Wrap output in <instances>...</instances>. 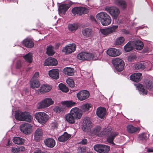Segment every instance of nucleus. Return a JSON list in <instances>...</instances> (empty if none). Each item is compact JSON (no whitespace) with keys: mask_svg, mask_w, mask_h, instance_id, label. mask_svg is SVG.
<instances>
[{"mask_svg":"<svg viewBox=\"0 0 153 153\" xmlns=\"http://www.w3.org/2000/svg\"><path fill=\"white\" fill-rule=\"evenodd\" d=\"M142 74L140 73H135L131 75L130 78L131 80L134 82H138L141 79Z\"/></svg>","mask_w":153,"mask_h":153,"instance_id":"bb28decb","label":"nucleus"},{"mask_svg":"<svg viewBox=\"0 0 153 153\" xmlns=\"http://www.w3.org/2000/svg\"><path fill=\"white\" fill-rule=\"evenodd\" d=\"M146 63L142 62L134 65V67L136 70L139 69H143L146 67Z\"/></svg>","mask_w":153,"mask_h":153,"instance_id":"e433bc0d","label":"nucleus"},{"mask_svg":"<svg viewBox=\"0 0 153 153\" xmlns=\"http://www.w3.org/2000/svg\"><path fill=\"white\" fill-rule=\"evenodd\" d=\"M96 18L104 26L108 25L111 22V19L110 16L104 12H101L97 14Z\"/></svg>","mask_w":153,"mask_h":153,"instance_id":"f03ea898","label":"nucleus"},{"mask_svg":"<svg viewBox=\"0 0 153 153\" xmlns=\"http://www.w3.org/2000/svg\"><path fill=\"white\" fill-rule=\"evenodd\" d=\"M68 29L71 31H73L76 30L78 28L77 24H70L68 26Z\"/></svg>","mask_w":153,"mask_h":153,"instance_id":"de8ad7c7","label":"nucleus"},{"mask_svg":"<svg viewBox=\"0 0 153 153\" xmlns=\"http://www.w3.org/2000/svg\"><path fill=\"white\" fill-rule=\"evenodd\" d=\"M106 11L108 12L112 17L115 19H116L120 13L119 10L116 7H109L105 9Z\"/></svg>","mask_w":153,"mask_h":153,"instance_id":"6e6552de","label":"nucleus"},{"mask_svg":"<svg viewBox=\"0 0 153 153\" xmlns=\"http://www.w3.org/2000/svg\"><path fill=\"white\" fill-rule=\"evenodd\" d=\"M83 123L85 129H89L92 126V123L88 117H86L84 119Z\"/></svg>","mask_w":153,"mask_h":153,"instance_id":"a878e982","label":"nucleus"},{"mask_svg":"<svg viewBox=\"0 0 153 153\" xmlns=\"http://www.w3.org/2000/svg\"><path fill=\"white\" fill-rule=\"evenodd\" d=\"M91 133L92 134L99 137L109 135L107 138V141L108 142L111 144H114V139L118 134L117 132H112L106 129L102 131L101 127L99 126H96L91 131Z\"/></svg>","mask_w":153,"mask_h":153,"instance_id":"f257e3e1","label":"nucleus"},{"mask_svg":"<svg viewBox=\"0 0 153 153\" xmlns=\"http://www.w3.org/2000/svg\"><path fill=\"white\" fill-rule=\"evenodd\" d=\"M125 39L123 37H120L117 38L115 42V44L117 45H119L122 44L124 41Z\"/></svg>","mask_w":153,"mask_h":153,"instance_id":"49530a36","label":"nucleus"},{"mask_svg":"<svg viewBox=\"0 0 153 153\" xmlns=\"http://www.w3.org/2000/svg\"><path fill=\"white\" fill-rule=\"evenodd\" d=\"M25 61L31 63L32 61V54L31 53H29L23 56Z\"/></svg>","mask_w":153,"mask_h":153,"instance_id":"ea45409f","label":"nucleus"},{"mask_svg":"<svg viewBox=\"0 0 153 153\" xmlns=\"http://www.w3.org/2000/svg\"><path fill=\"white\" fill-rule=\"evenodd\" d=\"M48 74L49 76L53 79H57L59 78V71L57 69H53L49 71Z\"/></svg>","mask_w":153,"mask_h":153,"instance_id":"412c9836","label":"nucleus"},{"mask_svg":"<svg viewBox=\"0 0 153 153\" xmlns=\"http://www.w3.org/2000/svg\"><path fill=\"white\" fill-rule=\"evenodd\" d=\"M65 121L69 124H73L76 121V119L70 112L65 115Z\"/></svg>","mask_w":153,"mask_h":153,"instance_id":"4be33fe9","label":"nucleus"},{"mask_svg":"<svg viewBox=\"0 0 153 153\" xmlns=\"http://www.w3.org/2000/svg\"><path fill=\"white\" fill-rule=\"evenodd\" d=\"M78 99L81 101L87 99L89 97V93L87 90L81 91L77 94Z\"/></svg>","mask_w":153,"mask_h":153,"instance_id":"dca6fc26","label":"nucleus"},{"mask_svg":"<svg viewBox=\"0 0 153 153\" xmlns=\"http://www.w3.org/2000/svg\"><path fill=\"white\" fill-rule=\"evenodd\" d=\"M122 31L123 33L126 34H128L129 33V31L125 29L122 30Z\"/></svg>","mask_w":153,"mask_h":153,"instance_id":"13d9d810","label":"nucleus"},{"mask_svg":"<svg viewBox=\"0 0 153 153\" xmlns=\"http://www.w3.org/2000/svg\"><path fill=\"white\" fill-rule=\"evenodd\" d=\"M51 88V87L50 85L45 84L41 86L39 91L40 92L45 93L50 91Z\"/></svg>","mask_w":153,"mask_h":153,"instance_id":"473e14b6","label":"nucleus"},{"mask_svg":"<svg viewBox=\"0 0 153 153\" xmlns=\"http://www.w3.org/2000/svg\"><path fill=\"white\" fill-rule=\"evenodd\" d=\"M114 4L122 9H125L127 6L126 2L123 0H115L114 1Z\"/></svg>","mask_w":153,"mask_h":153,"instance_id":"cd10ccee","label":"nucleus"},{"mask_svg":"<svg viewBox=\"0 0 153 153\" xmlns=\"http://www.w3.org/2000/svg\"><path fill=\"white\" fill-rule=\"evenodd\" d=\"M152 152H153V149L152 150Z\"/></svg>","mask_w":153,"mask_h":153,"instance_id":"0e129e2a","label":"nucleus"},{"mask_svg":"<svg viewBox=\"0 0 153 153\" xmlns=\"http://www.w3.org/2000/svg\"><path fill=\"white\" fill-rule=\"evenodd\" d=\"M17 149L16 148H13L12 149V152L13 153H16V151L17 150Z\"/></svg>","mask_w":153,"mask_h":153,"instance_id":"bf43d9fd","label":"nucleus"},{"mask_svg":"<svg viewBox=\"0 0 153 153\" xmlns=\"http://www.w3.org/2000/svg\"><path fill=\"white\" fill-rule=\"evenodd\" d=\"M137 86L140 93L143 95L147 94L148 92L147 90L144 88L145 87L150 91L153 90V82L150 80L146 81L144 86L139 84H138Z\"/></svg>","mask_w":153,"mask_h":153,"instance_id":"20e7f679","label":"nucleus"},{"mask_svg":"<svg viewBox=\"0 0 153 153\" xmlns=\"http://www.w3.org/2000/svg\"><path fill=\"white\" fill-rule=\"evenodd\" d=\"M100 55L99 53L97 51L94 53H90V57L91 58L90 60H96L99 57Z\"/></svg>","mask_w":153,"mask_h":153,"instance_id":"37998d69","label":"nucleus"},{"mask_svg":"<svg viewBox=\"0 0 153 153\" xmlns=\"http://www.w3.org/2000/svg\"><path fill=\"white\" fill-rule=\"evenodd\" d=\"M31 125L29 123H25L21 125L20 126L21 131L26 134H30L32 130Z\"/></svg>","mask_w":153,"mask_h":153,"instance_id":"4468645a","label":"nucleus"},{"mask_svg":"<svg viewBox=\"0 0 153 153\" xmlns=\"http://www.w3.org/2000/svg\"><path fill=\"white\" fill-rule=\"evenodd\" d=\"M45 144L48 147L53 148L55 145V141L51 138H48L45 139L44 141Z\"/></svg>","mask_w":153,"mask_h":153,"instance_id":"b1692460","label":"nucleus"},{"mask_svg":"<svg viewBox=\"0 0 153 153\" xmlns=\"http://www.w3.org/2000/svg\"><path fill=\"white\" fill-rule=\"evenodd\" d=\"M60 44L59 43H58L56 44V47H58L59 45H60Z\"/></svg>","mask_w":153,"mask_h":153,"instance_id":"680f3d73","label":"nucleus"},{"mask_svg":"<svg viewBox=\"0 0 153 153\" xmlns=\"http://www.w3.org/2000/svg\"><path fill=\"white\" fill-rule=\"evenodd\" d=\"M64 73L68 76H72L74 74V69L70 67H67L63 70Z\"/></svg>","mask_w":153,"mask_h":153,"instance_id":"2f4dec72","label":"nucleus"},{"mask_svg":"<svg viewBox=\"0 0 153 153\" xmlns=\"http://www.w3.org/2000/svg\"><path fill=\"white\" fill-rule=\"evenodd\" d=\"M53 110L56 113H60L63 112L64 111V109L63 106L59 105L56 106L53 109Z\"/></svg>","mask_w":153,"mask_h":153,"instance_id":"79ce46f5","label":"nucleus"},{"mask_svg":"<svg viewBox=\"0 0 153 153\" xmlns=\"http://www.w3.org/2000/svg\"><path fill=\"white\" fill-rule=\"evenodd\" d=\"M148 137L147 134L145 133H142L140 134L138 137L140 141L145 142L147 139Z\"/></svg>","mask_w":153,"mask_h":153,"instance_id":"c03bdc74","label":"nucleus"},{"mask_svg":"<svg viewBox=\"0 0 153 153\" xmlns=\"http://www.w3.org/2000/svg\"><path fill=\"white\" fill-rule=\"evenodd\" d=\"M16 67L17 69H20L22 67V64L21 60H19L17 62L16 64Z\"/></svg>","mask_w":153,"mask_h":153,"instance_id":"3c124183","label":"nucleus"},{"mask_svg":"<svg viewBox=\"0 0 153 153\" xmlns=\"http://www.w3.org/2000/svg\"><path fill=\"white\" fill-rule=\"evenodd\" d=\"M23 45L24 46L28 48H31L34 46V43L33 41L30 39H27L23 41Z\"/></svg>","mask_w":153,"mask_h":153,"instance_id":"c756f323","label":"nucleus"},{"mask_svg":"<svg viewBox=\"0 0 153 153\" xmlns=\"http://www.w3.org/2000/svg\"><path fill=\"white\" fill-rule=\"evenodd\" d=\"M68 2V3L62 4L59 5L58 10L59 14H65L72 4V2L71 1H69Z\"/></svg>","mask_w":153,"mask_h":153,"instance_id":"9b49d317","label":"nucleus"},{"mask_svg":"<svg viewBox=\"0 0 153 153\" xmlns=\"http://www.w3.org/2000/svg\"><path fill=\"white\" fill-rule=\"evenodd\" d=\"M66 82L68 85L71 87L73 88L75 85V83L73 79L70 78H68L66 80Z\"/></svg>","mask_w":153,"mask_h":153,"instance_id":"8fccbe9b","label":"nucleus"},{"mask_svg":"<svg viewBox=\"0 0 153 153\" xmlns=\"http://www.w3.org/2000/svg\"><path fill=\"white\" fill-rule=\"evenodd\" d=\"M61 103L63 105L66 106L67 107H71L75 105L76 103L72 101H64L61 102Z\"/></svg>","mask_w":153,"mask_h":153,"instance_id":"58836bf2","label":"nucleus"},{"mask_svg":"<svg viewBox=\"0 0 153 153\" xmlns=\"http://www.w3.org/2000/svg\"><path fill=\"white\" fill-rule=\"evenodd\" d=\"M57 64V60L52 57H49L45 61L44 65L45 66L55 65Z\"/></svg>","mask_w":153,"mask_h":153,"instance_id":"5701e85b","label":"nucleus"},{"mask_svg":"<svg viewBox=\"0 0 153 153\" xmlns=\"http://www.w3.org/2000/svg\"><path fill=\"white\" fill-rule=\"evenodd\" d=\"M94 150L100 153H107L110 150L109 146L100 144H97L94 146Z\"/></svg>","mask_w":153,"mask_h":153,"instance_id":"0eeeda50","label":"nucleus"},{"mask_svg":"<svg viewBox=\"0 0 153 153\" xmlns=\"http://www.w3.org/2000/svg\"><path fill=\"white\" fill-rule=\"evenodd\" d=\"M70 112L76 120L80 119L82 116V111L77 107L73 108L71 110Z\"/></svg>","mask_w":153,"mask_h":153,"instance_id":"9d476101","label":"nucleus"},{"mask_svg":"<svg viewBox=\"0 0 153 153\" xmlns=\"http://www.w3.org/2000/svg\"><path fill=\"white\" fill-rule=\"evenodd\" d=\"M54 103V101L50 98H46L43 100L38 104L39 108L48 107Z\"/></svg>","mask_w":153,"mask_h":153,"instance_id":"1a4fd4ad","label":"nucleus"},{"mask_svg":"<svg viewBox=\"0 0 153 153\" xmlns=\"http://www.w3.org/2000/svg\"><path fill=\"white\" fill-rule=\"evenodd\" d=\"M35 118L41 124H45L48 119V115L45 113L39 112L35 114Z\"/></svg>","mask_w":153,"mask_h":153,"instance_id":"39448f33","label":"nucleus"},{"mask_svg":"<svg viewBox=\"0 0 153 153\" xmlns=\"http://www.w3.org/2000/svg\"><path fill=\"white\" fill-rule=\"evenodd\" d=\"M17 150L16 151V153H20V152L23 151L25 150V148L22 147H21L17 148H16Z\"/></svg>","mask_w":153,"mask_h":153,"instance_id":"603ef678","label":"nucleus"},{"mask_svg":"<svg viewBox=\"0 0 153 153\" xmlns=\"http://www.w3.org/2000/svg\"><path fill=\"white\" fill-rule=\"evenodd\" d=\"M53 47L51 46H48L46 53L49 56H52L54 53L53 50Z\"/></svg>","mask_w":153,"mask_h":153,"instance_id":"a18cd8bd","label":"nucleus"},{"mask_svg":"<svg viewBox=\"0 0 153 153\" xmlns=\"http://www.w3.org/2000/svg\"><path fill=\"white\" fill-rule=\"evenodd\" d=\"M91 107V105L89 103L83 104L81 106V110L82 112H86L88 111L90 108Z\"/></svg>","mask_w":153,"mask_h":153,"instance_id":"4c0bfd02","label":"nucleus"},{"mask_svg":"<svg viewBox=\"0 0 153 153\" xmlns=\"http://www.w3.org/2000/svg\"><path fill=\"white\" fill-rule=\"evenodd\" d=\"M106 114V109L105 108L100 107L97 108L96 110L97 115L100 118H104Z\"/></svg>","mask_w":153,"mask_h":153,"instance_id":"a211bd4d","label":"nucleus"},{"mask_svg":"<svg viewBox=\"0 0 153 153\" xmlns=\"http://www.w3.org/2000/svg\"><path fill=\"white\" fill-rule=\"evenodd\" d=\"M81 151L82 152V153H84V152H85L86 149L85 147H82L81 148Z\"/></svg>","mask_w":153,"mask_h":153,"instance_id":"052dcab7","label":"nucleus"},{"mask_svg":"<svg viewBox=\"0 0 153 153\" xmlns=\"http://www.w3.org/2000/svg\"><path fill=\"white\" fill-rule=\"evenodd\" d=\"M112 62L117 71H121L123 70L124 63L122 59L119 58H116L112 60Z\"/></svg>","mask_w":153,"mask_h":153,"instance_id":"423d86ee","label":"nucleus"},{"mask_svg":"<svg viewBox=\"0 0 153 153\" xmlns=\"http://www.w3.org/2000/svg\"><path fill=\"white\" fill-rule=\"evenodd\" d=\"M43 133V131L42 128H37L34 133V140L36 141H39L42 137Z\"/></svg>","mask_w":153,"mask_h":153,"instance_id":"f3484780","label":"nucleus"},{"mask_svg":"<svg viewBox=\"0 0 153 153\" xmlns=\"http://www.w3.org/2000/svg\"><path fill=\"white\" fill-rule=\"evenodd\" d=\"M134 48L137 50L142 49L143 47V43L139 40L133 41Z\"/></svg>","mask_w":153,"mask_h":153,"instance_id":"c85d7f7f","label":"nucleus"},{"mask_svg":"<svg viewBox=\"0 0 153 153\" xmlns=\"http://www.w3.org/2000/svg\"><path fill=\"white\" fill-rule=\"evenodd\" d=\"M107 54L111 56H116L121 54L120 50L115 48L109 49L107 51Z\"/></svg>","mask_w":153,"mask_h":153,"instance_id":"6ab92c4d","label":"nucleus"},{"mask_svg":"<svg viewBox=\"0 0 153 153\" xmlns=\"http://www.w3.org/2000/svg\"><path fill=\"white\" fill-rule=\"evenodd\" d=\"M127 128L128 131L130 133H134L139 130V128L135 127L131 125H128Z\"/></svg>","mask_w":153,"mask_h":153,"instance_id":"f704fd0d","label":"nucleus"},{"mask_svg":"<svg viewBox=\"0 0 153 153\" xmlns=\"http://www.w3.org/2000/svg\"><path fill=\"white\" fill-rule=\"evenodd\" d=\"M90 18L91 21L94 22L96 23H97V20L94 16H90Z\"/></svg>","mask_w":153,"mask_h":153,"instance_id":"4d7b16f0","label":"nucleus"},{"mask_svg":"<svg viewBox=\"0 0 153 153\" xmlns=\"http://www.w3.org/2000/svg\"><path fill=\"white\" fill-rule=\"evenodd\" d=\"M71 136L70 134H68L66 132H65L62 135L58 137V139L60 142H64L68 140Z\"/></svg>","mask_w":153,"mask_h":153,"instance_id":"7c9ffc66","label":"nucleus"},{"mask_svg":"<svg viewBox=\"0 0 153 153\" xmlns=\"http://www.w3.org/2000/svg\"><path fill=\"white\" fill-rule=\"evenodd\" d=\"M15 117L16 119L22 121H25L28 122L31 121L32 117L27 112H21L16 111L15 113Z\"/></svg>","mask_w":153,"mask_h":153,"instance_id":"7ed1b4c3","label":"nucleus"},{"mask_svg":"<svg viewBox=\"0 0 153 153\" xmlns=\"http://www.w3.org/2000/svg\"><path fill=\"white\" fill-rule=\"evenodd\" d=\"M59 87L60 89L63 92H67L68 91V88L63 84L60 83L59 85Z\"/></svg>","mask_w":153,"mask_h":153,"instance_id":"09e8293b","label":"nucleus"},{"mask_svg":"<svg viewBox=\"0 0 153 153\" xmlns=\"http://www.w3.org/2000/svg\"><path fill=\"white\" fill-rule=\"evenodd\" d=\"M39 73L38 72H36L34 74L33 77L32 78V79H33L34 78H37L39 76Z\"/></svg>","mask_w":153,"mask_h":153,"instance_id":"6e6d98bb","label":"nucleus"},{"mask_svg":"<svg viewBox=\"0 0 153 153\" xmlns=\"http://www.w3.org/2000/svg\"><path fill=\"white\" fill-rule=\"evenodd\" d=\"M40 85V83L38 80L33 79V81L30 82V86L32 88H38Z\"/></svg>","mask_w":153,"mask_h":153,"instance_id":"a19ab883","label":"nucleus"},{"mask_svg":"<svg viewBox=\"0 0 153 153\" xmlns=\"http://www.w3.org/2000/svg\"><path fill=\"white\" fill-rule=\"evenodd\" d=\"M82 33L85 38H88L91 37L93 34L92 30L88 28H86L83 30Z\"/></svg>","mask_w":153,"mask_h":153,"instance_id":"393cba45","label":"nucleus"},{"mask_svg":"<svg viewBox=\"0 0 153 153\" xmlns=\"http://www.w3.org/2000/svg\"><path fill=\"white\" fill-rule=\"evenodd\" d=\"M132 42H129L124 47V48L126 52H129L134 48V44Z\"/></svg>","mask_w":153,"mask_h":153,"instance_id":"72a5a7b5","label":"nucleus"},{"mask_svg":"<svg viewBox=\"0 0 153 153\" xmlns=\"http://www.w3.org/2000/svg\"><path fill=\"white\" fill-rule=\"evenodd\" d=\"M76 47V45L74 44H69L63 48L62 52L65 54H69L74 52L75 51Z\"/></svg>","mask_w":153,"mask_h":153,"instance_id":"ddd939ff","label":"nucleus"},{"mask_svg":"<svg viewBox=\"0 0 153 153\" xmlns=\"http://www.w3.org/2000/svg\"><path fill=\"white\" fill-rule=\"evenodd\" d=\"M90 53L85 52H82L79 53L77 55L78 59L82 60H85L87 59L90 60Z\"/></svg>","mask_w":153,"mask_h":153,"instance_id":"aec40b11","label":"nucleus"},{"mask_svg":"<svg viewBox=\"0 0 153 153\" xmlns=\"http://www.w3.org/2000/svg\"><path fill=\"white\" fill-rule=\"evenodd\" d=\"M87 142V140L86 139H84L82 140L79 143L82 144L83 145L86 144Z\"/></svg>","mask_w":153,"mask_h":153,"instance_id":"5fc2aeb1","label":"nucleus"},{"mask_svg":"<svg viewBox=\"0 0 153 153\" xmlns=\"http://www.w3.org/2000/svg\"><path fill=\"white\" fill-rule=\"evenodd\" d=\"M118 27L117 25H113L109 28L100 29V31L102 34L107 35L115 32Z\"/></svg>","mask_w":153,"mask_h":153,"instance_id":"2eb2a0df","label":"nucleus"},{"mask_svg":"<svg viewBox=\"0 0 153 153\" xmlns=\"http://www.w3.org/2000/svg\"><path fill=\"white\" fill-rule=\"evenodd\" d=\"M130 59V60H131V62L132 61V59Z\"/></svg>","mask_w":153,"mask_h":153,"instance_id":"e2e57ef3","label":"nucleus"},{"mask_svg":"<svg viewBox=\"0 0 153 153\" xmlns=\"http://www.w3.org/2000/svg\"><path fill=\"white\" fill-rule=\"evenodd\" d=\"M88 12V10L87 9L81 7H74L72 10V12L75 15L76 14L81 15L82 14H87Z\"/></svg>","mask_w":153,"mask_h":153,"instance_id":"f8f14e48","label":"nucleus"},{"mask_svg":"<svg viewBox=\"0 0 153 153\" xmlns=\"http://www.w3.org/2000/svg\"><path fill=\"white\" fill-rule=\"evenodd\" d=\"M13 141L14 143L18 145L22 144L24 141V139L19 137H14L13 139Z\"/></svg>","mask_w":153,"mask_h":153,"instance_id":"c9c22d12","label":"nucleus"},{"mask_svg":"<svg viewBox=\"0 0 153 153\" xmlns=\"http://www.w3.org/2000/svg\"><path fill=\"white\" fill-rule=\"evenodd\" d=\"M136 58V56L135 55H131L128 57V61L130 62H131V60H130V59H131L132 60L134 59H135Z\"/></svg>","mask_w":153,"mask_h":153,"instance_id":"864d4df0","label":"nucleus"}]
</instances>
